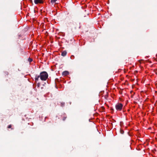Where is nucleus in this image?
<instances>
[{
	"mask_svg": "<svg viewBox=\"0 0 157 157\" xmlns=\"http://www.w3.org/2000/svg\"><path fill=\"white\" fill-rule=\"evenodd\" d=\"M28 60L29 62H31L32 61L33 59L31 58H29Z\"/></svg>",
	"mask_w": 157,
	"mask_h": 157,
	"instance_id": "nucleus-8",
	"label": "nucleus"
},
{
	"mask_svg": "<svg viewBox=\"0 0 157 157\" xmlns=\"http://www.w3.org/2000/svg\"><path fill=\"white\" fill-rule=\"evenodd\" d=\"M57 0H51V2L52 4L55 3Z\"/></svg>",
	"mask_w": 157,
	"mask_h": 157,
	"instance_id": "nucleus-6",
	"label": "nucleus"
},
{
	"mask_svg": "<svg viewBox=\"0 0 157 157\" xmlns=\"http://www.w3.org/2000/svg\"><path fill=\"white\" fill-rule=\"evenodd\" d=\"M123 107V105L121 103H118L116 105L115 107L117 111H120L121 110Z\"/></svg>",
	"mask_w": 157,
	"mask_h": 157,
	"instance_id": "nucleus-2",
	"label": "nucleus"
},
{
	"mask_svg": "<svg viewBox=\"0 0 157 157\" xmlns=\"http://www.w3.org/2000/svg\"><path fill=\"white\" fill-rule=\"evenodd\" d=\"M66 117H65L63 118V120L64 121L65 120V119H66Z\"/></svg>",
	"mask_w": 157,
	"mask_h": 157,
	"instance_id": "nucleus-11",
	"label": "nucleus"
},
{
	"mask_svg": "<svg viewBox=\"0 0 157 157\" xmlns=\"http://www.w3.org/2000/svg\"><path fill=\"white\" fill-rule=\"evenodd\" d=\"M40 83H37V88H39L40 87Z\"/></svg>",
	"mask_w": 157,
	"mask_h": 157,
	"instance_id": "nucleus-7",
	"label": "nucleus"
},
{
	"mask_svg": "<svg viewBox=\"0 0 157 157\" xmlns=\"http://www.w3.org/2000/svg\"><path fill=\"white\" fill-rule=\"evenodd\" d=\"M34 3L35 4L42 3L43 2V0H34Z\"/></svg>",
	"mask_w": 157,
	"mask_h": 157,
	"instance_id": "nucleus-3",
	"label": "nucleus"
},
{
	"mask_svg": "<svg viewBox=\"0 0 157 157\" xmlns=\"http://www.w3.org/2000/svg\"><path fill=\"white\" fill-rule=\"evenodd\" d=\"M69 74V72L67 71H63L62 73L63 75L66 76L67 75Z\"/></svg>",
	"mask_w": 157,
	"mask_h": 157,
	"instance_id": "nucleus-4",
	"label": "nucleus"
},
{
	"mask_svg": "<svg viewBox=\"0 0 157 157\" xmlns=\"http://www.w3.org/2000/svg\"><path fill=\"white\" fill-rule=\"evenodd\" d=\"M48 73L45 71L41 72L40 75H36L35 76V80L36 81L38 80L39 78L42 81H45L48 78Z\"/></svg>",
	"mask_w": 157,
	"mask_h": 157,
	"instance_id": "nucleus-1",
	"label": "nucleus"
},
{
	"mask_svg": "<svg viewBox=\"0 0 157 157\" xmlns=\"http://www.w3.org/2000/svg\"><path fill=\"white\" fill-rule=\"evenodd\" d=\"M74 56H71V59H73V58H74Z\"/></svg>",
	"mask_w": 157,
	"mask_h": 157,
	"instance_id": "nucleus-10",
	"label": "nucleus"
},
{
	"mask_svg": "<svg viewBox=\"0 0 157 157\" xmlns=\"http://www.w3.org/2000/svg\"><path fill=\"white\" fill-rule=\"evenodd\" d=\"M11 127H12L11 125L10 124V125H8V128H11Z\"/></svg>",
	"mask_w": 157,
	"mask_h": 157,
	"instance_id": "nucleus-9",
	"label": "nucleus"
},
{
	"mask_svg": "<svg viewBox=\"0 0 157 157\" xmlns=\"http://www.w3.org/2000/svg\"><path fill=\"white\" fill-rule=\"evenodd\" d=\"M66 54L67 52L66 51H63L62 52L61 55L62 56H64L66 55Z\"/></svg>",
	"mask_w": 157,
	"mask_h": 157,
	"instance_id": "nucleus-5",
	"label": "nucleus"
}]
</instances>
